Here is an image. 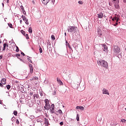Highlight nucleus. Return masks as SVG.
Returning <instances> with one entry per match:
<instances>
[{"label":"nucleus","mask_w":126,"mask_h":126,"mask_svg":"<svg viewBox=\"0 0 126 126\" xmlns=\"http://www.w3.org/2000/svg\"><path fill=\"white\" fill-rule=\"evenodd\" d=\"M112 51L113 52V55L118 56V54L121 53V48L118 45H114L112 47Z\"/></svg>","instance_id":"f257e3e1"},{"label":"nucleus","mask_w":126,"mask_h":126,"mask_svg":"<svg viewBox=\"0 0 126 126\" xmlns=\"http://www.w3.org/2000/svg\"><path fill=\"white\" fill-rule=\"evenodd\" d=\"M97 64L98 65H101V66L105 67V68H108V63L104 60H100L97 61Z\"/></svg>","instance_id":"f03ea898"},{"label":"nucleus","mask_w":126,"mask_h":126,"mask_svg":"<svg viewBox=\"0 0 126 126\" xmlns=\"http://www.w3.org/2000/svg\"><path fill=\"white\" fill-rule=\"evenodd\" d=\"M67 31L70 33H73V34H75L77 31V27L75 26H69L68 27Z\"/></svg>","instance_id":"7ed1b4c3"},{"label":"nucleus","mask_w":126,"mask_h":126,"mask_svg":"<svg viewBox=\"0 0 126 126\" xmlns=\"http://www.w3.org/2000/svg\"><path fill=\"white\" fill-rule=\"evenodd\" d=\"M50 112L51 114H55L56 113V111H55V105L54 104H52L51 105Z\"/></svg>","instance_id":"20e7f679"},{"label":"nucleus","mask_w":126,"mask_h":126,"mask_svg":"<svg viewBox=\"0 0 126 126\" xmlns=\"http://www.w3.org/2000/svg\"><path fill=\"white\" fill-rule=\"evenodd\" d=\"M102 94H106L107 95H110V94L109 93V91L108 90L103 88L102 89Z\"/></svg>","instance_id":"39448f33"},{"label":"nucleus","mask_w":126,"mask_h":126,"mask_svg":"<svg viewBox=\"0 0 126 126\" xmlns=\"http://www.w3.org/2000/svg\"><path fill=\"white\" fill-rule=\"evenodd\" d=\"M102 47H103L102 48L103 51L104 52L108 53V46H107L105 44V45L103 44Z\"/></svg>","instance_id":"423d86ee"},{"label":"nucleus","mask_w":126,"mask_h":126,"mask_svg":"<svg viewBox=\"0 0 126 126\" xmlns=\"http://www.w3.org/2000/svg\"><path fill=\"white\" fill-rule=\"evenodd\" d=\"M119 16L118 15H116L112 19L113 21H115L116 20V22H118L119 21Z\"/></svg>","instance_id":"0eeeda50"},{"label":"nucleus","mask_w":126,"mask_h":126,"mask_svg":"<svg viewBox=\"0 0 126 126\" xmlns=\"http://www.w3.org/2000/svg\"><path fill=\"white\" fill-rule=\"evenodd\" d=\"M29 67H30V73H33V66L32 65V64H30Z\"/></svg>","instance_id":"6e6552de"},{"label":"nucleus","mask_w":126,"mask_h":126,"mask_svg":"<svg viewBox=\"0 0 126 126\" xmlns=\"http://www.w3.org/2000/svg\"><path fill=\"white\" fill-rule=\"evenodd\" d=\"M103 16H104V14L101 12L97 14L98 18H103Z\"/></svg>","instance_id":"1a4fd4ad"},{"label":"nucleus","mask_w":126,"mask_h":126,"mask_svg":"<svg viewBox=\"0 0 126 126\" xmlns=\"http://www.w3.org/2000/svg\"><path fill=\"white\" fill-rule=\"evenodd\" d=\"M44 108L45 110H49L50 109V104H45V106Z\"/></svg>","instance_id":"9d476101"},{"label":"nucleus","mask_w":126,"mask_h":126,"mask_svg":"<svg viewBox=\"0 0 126 126\" xmlns=\"http://www.w3.org/2000/svg\"><path fill=\"white\" fill-rule=\"evenodd\" d=\"M1 83L2 84H6V79L5 78H3L2 79V80H1Z\"/></svg>","instance_id":"9b49d317"},{"label":"nucleus","mask_w":126,"mask_h":126,"mask_svg":"<svg viewBox=\"0 0 126 126\" xmlns=\"http://www.w3.org/2000/svg\"><path fill=\"white\" fill-rule=\"evenodd\" d=\"M79 109L80 110H82V111H83L84 110V107L83 106H76V110H78Z\"/></svg>","instance_id":"f8f14e48"},{"label":"nucleus","mask_w":126,"mask_h":126,"mask_svg":"<svg viewBox=\"0 0 126 126\" xmlns=\"http://www.w3.org/2000/svg\"><path fill=\"white\" fill-rule=\"evenodd\" d=\"M44 122H45V124L46 125V126H49V120H48L46 118L44 119Z\"/></svg>","instance_id":"ddd939ff"},{"label":"nucleus","mask_w":126,"mask_h":126,"mask_svg":"<svg viewBox=\"0 0 126 126\" xmlns=\"http://www.w3.org/2000/svg\"><path fill=\"white\" fill-rule=\"evenodd\" d=\"M57 82H58V83H59L60 85H63V82H62V80H61V79L57 78Z\"/></svg>","instance_id":"4468645a"},{"label":"nucleus","mask_w":126,"mask_h":126,"mask_svg":"<svg viewBox=\"0 0 126 126\" xmlns=\"http://www.w3.org/2000/svg\"><path fill=\"white\" fill-rule=\"evenodd\" d=\"M49 1H50V0H42V2L44 4H47Z\"/></svg>","instance_id":"2eb2a0df"},{"label":"nucleus","mask_w":126,"mask_h":126,"mask_svg":"<svg viewBox=\"0 0 126 126\" xmlns=\"http://www.w3.org/2000/svg\"><path fill=\"white\" fill-rule=\"evenodd\" d=\"M7 47H8V45H7L6 43H4L3 44V51H5V48Z\"/></svg>","instance_id":"dca6fc26"},{"label":"nucleus","mask_w":126,"mask_h":126,"mask_svg":"<svg viewBox=\"0 0 126 126\" xmlns=\"http://www.w3.org/2000/svg\"><path fill=\"white\" fill-rule=\"evenodd\" d=\"M66 46L69 48L70 49H71V47H70V45H69V43L67 42V41H66Z\"/></svg>","instance_id":"f3484780"},{"label":"nucleus","mask_w":126,"mask_h":126,"mask_svg":"<svg viewBox=\"0 0 126 126\" xmlns=\"http://www.w3.org/2000/svg\"><path fill=\"white\" fill-rule=\"evenodd\" d=\"M22 18L23 20V21H26V20H27V19H26V17H25L24 15H22Z\"/></svg>","instance_id":"a211bd4d"},{"label":"nucleus","mask_w":126,"mask_h":126,"mask_svg":"<svg viewBox=\"0 0 126 126\" xmlns=\"http://www.w3.org/2000/svg\"><path fill=\"white\" fill-rule=\"evenodd\" d=\"M8 25L9 26V27H10V28H13V26L12 25V24L10 23H8Z\"/></svg>","instance_id":"6ab92c4d"},{"label":"nucleus","mask_w":126,"mask_h":126,"mask_svg":"<svg viewBox=\"0 0 126 126\" xmlns=\"http://www.w3.org/2000/svg\"><path fill=\"white\" fill-rule=\"evenodd\" d=\"M114 6H115V8H117V9L120 8V5L118 4H115Z\"/></svg>","instance_id":"aec40b11"},{"label":"nucleus","mask_w":126,"mask_h":126,"mask_svg":"<svg viewBox=\"0 0 126 126\" xmlns=\"http://www.w3.org/2000/svg\"><path fill=\"white\" fill-rule=\"evenodd\" d=\"M21 32L22 33V34H23V35H24V36H25L26 32H25V31H23V30H22L21 31Z\"/></svg>","instance_id":"412c9836"},{"label":"nucleus","mask_w":126,"mask_h":126,"mask_svg":"<svg viewBox=\"0 0 126 126\" xmlns=\"http://www.w3.org/2000/svg\"><path fill=\"white\" fill-rule=\"evenodd\" d=\"M29 33H32V27H30L29 28Z\"/></svg>","instance_id":"4be33fe9"},{"label":"nucleus","mask_w":126,"mask_h":126,"mask_svg":"<svg viewBox=\"0 0 126 126\" xmlns=\"http://www.w3.org/2000/svg\"><path fill=\"white\" fill-rule=\"evenodd\" d=\"M98 34L99 36H102V32L101 31V30H99L98 31Z\"/></svg>","instance_id":"5701e85b"},{"label":"nucleus","mask_w":126,"mask_h":126,"mask_svg":"<svg viewBox=\"0 0 126 126\" xmlns=\"http://www.w3.org/2000/svg\"><path fill=\"white\" fill-rule=\"evenodd\" d=\"M58 113L60 114V115H62V114H63V111H62V110L60 109L58 110Z\"/></svg>","instance_id":"b1692460"},{"label":"nucleus","mask_w":126,"mask_h":126,"mask_svg":"<svg viewBox=\"0 0 126 126\" xmlns=\"http://www.w3.org/2000/svg\"><path fill=\"white\" fill-rule=\"evenodd\" d=\"M76 120L77 122H79V115L78 114H77Z\"/></svg>","instance_id":"393cba45"},{"label":"nucleus","mask_w":126,"mask_h":126,"mask_svg":"<svg viewBox=\"0 0 126 126\" xmlns=\"http://www.w3.org/2000/svg\"><path fill=\"white\" fill-rule=\"evenodd\" d=\"M25 24L27 25H29V22H28V19H27L25 21Z\"/></svg>","instance_id":"a878e982"},{"label":"nucleus","mask_w":126,"mask_h":126,"mask_svg":"<svg viewBox=\"0 0 126 126\" xmlns=\"http://www.w3.org/2000/svg\"><path fill=\"white\" fill-rule=\"evenodd\" d=\"M11 121H12V122H13V123L14 122H15V117H13L11 118Z\"/></svg>","instance_id":"bb28decb"},{"label":"nucleus","mask_w":126,"mask_h":126,"mask_svg":"<svg viewBox=\"0 0 126 126\" xmlns=\"http://www.w3.org/2000/svg\"><path fill=\"white\" fill-rule=\"evenodd\" d=\"M51 39H52V40H55L56 39V38L55 37V35H52V36H51Z\"/></svg>","instance_id":"cd10ccee"},{"label":"nucleus","mask_w":126,"mask_h":126,"mask_svg":"<svg viewBox=\"0 0 126 126\" xmlns=\"http://www.w3.org/2000/svg\"><path fill=\"white\" fill-rule=\"evenodd\" d=\"M10 87H11V86L9 85H8L6 86V88H7V89H8V90H9V89H10Z\"/></svg>","instance_id":"c85d7f7f"},{"label":"nucleus","mask_w":126,"mask_h":126,"mask_svg":"<svg viewBox=\"0 0 126 126\" xmlns=\"http://www.w3.org/2000/svg\"><path fill=\"white\" fill-rule=\"evenodd\" d=\"M45 104H49V99H45Z\"/></svg>","instance_id":"c756f323"},{"label":"nucleus","mask_w":126,"mask_h":126,"mask_svg":"<svg viewBox=\"0 0 126 126\" xmlns=\"http://www.w3.org/2000/svg\"><path fill=\"white\" fill-rule=\"evenodd\" d=\"M32 80H37L38 81V77H35L33 78Z\"/></svg>","instance_id":"7c9ffc66"},{"label":"nucleus","mask_w":126,"mask_h":126,"mask_svg":"<svg viewBox=\"0 0 126 126\" xmlns=\"http://www.w3.org/2000/svg\"><path fill=\"white\" fill-rule=\"evenodd\" d=\"M121 122H122V123H126V119H121Z\"/></svg>","instance_id":"2f4dec72"},{"label":"nucleus","mask_w":126,"mask_h":126,"mask_svg":"<svg viewBox=\"0 0 126 126\" xmlns=\"http://www.w3.org/2000/svg\"><path fill=\"white\" fill-rule=\"evenodd\" d=\"M25 36H26V39H27V40H28V39H29V35H28V34H26Z\"/></svg>","instance_id":"473e14b6"},{"label":"nucleus","mask_w":126,"mask_h":126,"mask_svg":"<svg viewBox=\"0 0 126 126\" xmlns=\"http://www.w3.org/2000/svg\"><path fill=\"white\" fill-rule=\"evenodd\" d=\"M14 115L15 116H17V111H14Z\"/></svg>","instance_id":"72a5a7b5"},{"label":"nucleus","mask_w":126,"mask_h":126,"mask_svg":"<svg viewBox=\"0 0 126 126\" xmlns=\"http://www.w3.org/2000/svg\"><path fill=\"white\" fill-rule=\"evenodd\" d=\"M78 3L79 4H83V2L82 1H79Z\"/></svg>","instance_id":"f704fd0d"},{"label":"nucleus","mask_w":126,"mask_h":126,"mask_svg":"<svg viewBox=\"0 0 126 126\" xmlns=\"http://www.w3.org/2000/svg\"><path fill=\"white\" fill-rule=\"evenodd\" d=\"M21 8L22 11H24V7H23V6H21Z\"/></svg>","instance_id":"c9c22d12"},{"label":"nucleus","mask_w":126,"mask_h":126,"mask_svg":"<svg viewBox=\"0 0 126 126\" xmlns=\"http://www.w3.org/2000/svg\"><path fill=\"white\" fill-rule=\"evenodd\" d=\"M39 52L40 53H43V50L42 49V48L40 47L39 48Z\"/></svg>","instance_id":"e433bc0d"},{"label":"nucleus","mask_w":126,"mask_h":126,"mask_svg":"<svg viewBox=\"0 0 126 126\" xmlns=\"http://www.w3.org/2000/svg\"><path fill=\"white\" fill-rule=\"evenodd\" d=\"M56 94H57V91H54L53 94V95H56Z\"/></svg>","instance_id":"4c0bfd02"},{"label":"nucleus","mask_w":126,"mask_h":126,"mask_svg":"<svg viewBox=\"0 0 126 126\" xmlns=\"http://www.w3.org/2000/svg\"><path fill=\"white\" fill-rule=\"evenodd\" d=\"M16 124L17 125H19V121L18 120V119H17L16 120Z\"/></svg>","instance_id":"58836bf2"},{"label":"nucleus","mask_w":126,"mask_h":126,"mask_svg":"<svg viewBox=\"0 0 126 126\" xmlns=\"http://www.w3.org/2000/svg\"><path fill=\"white\" fill-rule=\"evenodd\" d=\"M16 52H19V48L17 46V49H16Z\"/></svg>","instance_id":"ea45409f"},{"label":"nucleus","mask_w":126,"mask_h":126,"mask_svg":"<svg viewBox=\"0 0 126 126\" xmlns=\"http://www.w3.org/2000/svg\"><path fill=\"white\" fill-rule=\"evenodd\" d=\"M68 79H67L66 80H69V79H70V77H71L70 75H69L68 76Z\"/></svg>","instance_id":"a19ab883"},{"label":"nucleus","mask_w":126,"mask_h":126,"mask_svg":"<svg viewBox=\"0 0 126 126\" xmlns=\"http://www.w3.org/2000/svg\"><path fill=\"white\" fill-rule=\"evenodd\" d=\"M60 126H63V122H61L60 123Z\"/></svg>","instance_id":"79ce46f5"},{"label":"nucleus","mask_w":126,"mask_h":126,"mask_svg":"<svg viewBox=\"0 0 126 126\" xmlns=\"http://www.w3.org/2000/svg\"><path fill=\"white\" fill-rule=\"evenodd\" d=\"M16 57H20V54H17Z\"/></svg>","instance_id":"37998d69"},{"label":"nucleus","mask_w":126,"mask_h":126,"mask_svg":"<svg viewBox=\"0 0 126 126\" xmlns=\"http://www.w3.org/2000/svg\"><path fill=\"white\" fill-rule=\"evenodd\" d=\"M23 13H24V14H26V12L25 11V10H24V11H23Z\"/></svg>","instance_id":"c03bdc74"},{"label":"nucleus","mask_w":126,"mask_h":126,"mask_svg":"<svg viewBox=\"0 0 126 126\" xmlns=\"http://www.w3.org/2000/svg\"><path fill=\"white\" fill-rule=\"evenodd\" d=\"M0 87H3V85H2V84L0 83Z\"/></svg>","instance_id":"a18cd8bd"},{"label":"nucleus","mask_w":126,"mask_h":126,"mask_svg":"<svg viewBox=\"0 0 126 126\" xmlns=\"http://www.w3.org/2000/svg\"><path fill=\"white\" fill-rule=\"evenodd\" d=\"M21 55H22L23 56H25V54L24 53H23V52H21Z\"/></svg>","instance_id":"49530a36"},{"label":"nucleus","mask_w":126,"mask_h":126,"mask_svg":"<svg viewBox=\"0 0 126 126\" xmlns=\"http://www.w3.org/2000/svg\"><path fill=\"white\" fill-rule=\"evenodd\" d=\"M20 24H22V22H23L22 20H20Z\"/></svg>","instance_id":"de8ad7c7"},{"label":"nucleus","mask_w":126,"mask_h":126,"mask_svg":"<svg viewBox=\"0 0 126 126\" xmlns=\"http://www.w3.org/2000/svg\"><path fill=\"white\" fill-rule=\"evenodd\" d=\"M30 95L31 96H32V95H33V93H30Z\"/></svg>","instance_id":"09e8293b"},{"label":"nucleus","mask_w":126,"mask_h":126,"mask_svg":"<svg viewBox=\"0 0 126 126\" xmlns=\"http://www.w3.org/2000/svg\"><path fill=\"white\" fill-rule=\"evenodd\" d=\"M36 96H37V94H34V95H33V98H34V99H35V97H36Z\"/></svg>","instance_id":"8fccbe9b"},{"label":"nucleus","mask_w":126,"mask_h":126,"mask_svg":"<svg viewBox=\"0 0 126 126\" xmlns=\"http://www.w3.org/2000/svg\"><path fill=\"white\" fill-rule=\"evenodd\" d=\"M116 25H118V22H116V24L114 25V26H116Z\"/></svg>","instance_id":"3c124183"},{"label":"nucleus","mask_w":126,"mask_h":126,"mask_svg":"<svg viewBox=\"0 0 126 126\" xmlns=\"http://www.w3.org/2000/svg\"><path fill=\"white\" fill-rule=\"evenodd\" d=\"M2 59V55L0 56V60H1Z\"/></svg>","instance_id":"603ef678"},{"label":"nucleus","mask_w":126,"mask_h":126,"mask_svg":"<svg viewBox=\"0 0 126 126\" xmlns=\"http://www.w3.org/2000/svg\"><path fill=\"white\" fill-rule=\"evenodd\" d=\"M32 2L33 4H35V1L34 0H32Z\"/></svg>","instance_id":"864d4df0"},{"label":"nucleus","mask_w":126,"mask_h":126,"mask_svg":"<svg viewBox=\"0 0 126 126\" xmlns=\"http://www.w3.org/2000/svg\"><path fill=\"white\" fill-rule=\"evenodd\" d=\"M28 61L29 62H30V63H32V61H31V60L29 59Z\"/></svg>","instance_id":"5fc2aeb1"},{"label":"nucleus","mask_w":126,"mask_h":126,"mask_svg":"<svg viewBox=\"0 0 126 126\" xmlns=\"http://www.w3.org/2000/svg\"><path fill=\"white\" fill-rule=\"evenodd\" d=\"M2 5L3 7H4V4L3 3H2Z\"/></svg>","instance_id":"6e6d98bb"},{"label":"nucleus","mask_w":126,"mask_h":126,"mask_svg":"<svg viewBox=\"0 0 126 126\" xmlns=\"http://www.w3.org/2000/svg\"><path fill=\"white\" fill-rule=\"evenodd\" d=\"M123 1H124V2L125 3H126V0H124Z\"/></svg>","instance_id":"4d7b16f0"},{"label":"nucleus","mask_w":126,"mask_h":126,"mask_svg":"<svg viewBox=\"0 0 126 126\" xmlns=\"http://www.w3.org/2000/svg\"><path fill=\"white\" fill-rule=\"evenodd\" d=\"M9 2V0H7V3H8Z\"/></svg>","instance_id":"13d9d810"},{"label":"nucleus","mask_w":126,"mask_h":126,"mask_svg":"<svg viewBox=\"0 0 126 126\" xmlns=\"http://www.w3.org/2000/svg\"><path fill=\"white\" fill-rule=\"evenodd\" d=\"M64 35H65V36H66V32L64 33Z\"/></svg>","instance_id":"bf43d9fd"},{"label":"nucleus","mask_w":126,"mask_h":126,"mask_svg":"<svg viewBox=\"0 0 126 126\" xmlns=\"http://www.w3.org/2000/svg\"><path fill=\"white\" fill-rule=\"evenodd\" d=\"M0 44H1V41L0 39Z\"/></svg>","instance_id":"052dcab7"},{"label":"nucleus","mask_w":126,"mask_h":126,"mask_svg":"<svg viewBox=\"0 0 126 126\" xmlns=\"http://www.w3.org/2000/svg\"><path fill=\"white\" fill-rule=\"evenodd\" d=\"M84 90V89H83L81 91H83Z\"/></svg>","instance_id":"680f3d73"},{"label":"nucleus","mask_w":126,"mask_h":126,"mask_svg":"<svg viewBox=\"0 0 126 126\" xmlns=\"http://www.w3.org/2000/svg\"><path fill=\"white\" fill-rule=\"evenodd\" d=\"M0 51H1V48H0Z\"/></svg>","instance_id":"e2e57ef3"},{"label":"nucleus","mask_w":126,"mask_h":126,"mask_svg":"<svg viewBox=\"0 0 126 126\" xmlns=\"http://www.w3.org/2000/svg\"><path fill=\"white\" fill-rule=\"evenodd\" d=\"M114 0V1H116V0Z\"/></svg>","instance_id":"0e129e2a"}]
</instances>
